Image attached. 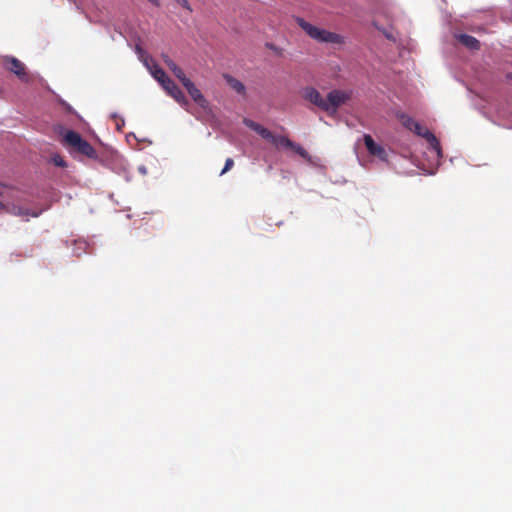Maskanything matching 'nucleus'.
Returning <instances> with one entry per match:
<instances>
[{
  "label": "nucleus",
  "instance_id": "nucleus-20",
  "mask_svg": "<svg viewBox=\"0 0 512 512\" xmlns=\"http://www.w3.org/2000/svg\"><path fill=\"white\" fill-rule=\"evenodd\" d=\"M51 162L55 165V166H58V167H61V168H64L67 166V163L66 161L63 159V157L59 154H54L52 157H51Z\"/></svg>",
  "mask_w": 512,
  "mask_h": 512
},
{
  "label": "nucleus",
  "instance_id": "nucleus-14",
  "mask_svg": "<svg viewBox=\"0 0 512 512\" xmlns=\"http://www.w3.org/2000/svg\"><path fill=\"white\" fill-rule=\"evenodd\" d=\"M268 141L275 145L276 147H284L291 149L294 146V142H292L289 138L285 136H275L272 134V138H269Z\"/></svg>",
  "mask_w": 512,
  "mask_h": 512
},
{
  "label": "nucleus",
  "instance_id": "nucleus-22",
  "mask_svg": "<svg viewBox=\"0 0 512 512\" xmlns=\"http://www.w3.org/2000/svg\"><path fill=\"white\" fill-rule=\"evenodd\" d=\"M234 165V161L232 158H227L225 161L224 168L220 172V176L224 175L228 170H230Z\"/></svg>",
  "mask_w": 512,
  "mask_h": 512
},
{
  "label": "nucleus",
  "instance_id": "nucleus-30",
  "mask_svg": "<svg viewBox=\"0 0 512 512\" xmlns=\"http://www.w3.org/2000/svg\"><path fill=\"white\" fill-rule=\"evenodd\" d=\"M111 117H112V118H117V117H118V115H117V113H112V114H111Z\"/></svg>",
  "mask_w": 512,
  "mask_h": 512
},
{
  "label": "nucleus",
  "instance_id": "nucleus-21",
  "mask_svg": "<svg viewBox=\"0 0 512 512\" xmlns=\"http://www.w3.org/2000/svg\"><path fill=\"white\" fill-rule=\"evenodd\" d=\"M291 149H293L302 158L310 159L308 152L299 144L294 143V146Z\"/></svg>",
  "mask_w": 512,
  "mask_h": 512
},
{
  "label": "nucleus",
  "instance_id": "nucleus-11",
  "mask_svg": "<svg viewBox=\"0 0 512 512\" xmlns=\"http://www.w3.org/2000/svg\"><path fill=\"white\" fill-rule=\"evenodd\" d=\"M455 38L465 47L471 49V50H477L480 47V42L473 36L460 33L455 34Z\"/></svg>",
  "mask_w": 512,
  "mask_h": 512
},
{
  "label": "nucleus",
  "instance_id": "nucleus-28",
  "mask_svg": "<svg viewBox=\"0 0 512 512\" xmlns=\"http://www.w3.org/2000/svg\"><path fill=\"white\" fill-rule=\"evenodd\" d=\"M381 30H382V32H383V34L385 35L386 38L394 40L392 34L389 33L386 29H381Z\"/></svg>",
  "mask_w": 512,
  "mask_h": 512
},
{
  "label": "nucleus",
  "instance_id": "nucleus-3",
  "mask_svg": "<svg viewBox=\"0 0 512 512\" xmlns=\"http://www.w3.org/2000/svg\"><path fill=\"white\" fill-rule=\"evenodd\" d=\"M349 98L350 94L348 92L337 89L330 91L327 95V99H325L327 109H324V111L335 113Z\"/></svg>",
  "mask_w": 512,
  "mask_h": 512
},
{
  "label": "nucleus",
  "instance_id": "nucleus-16",
  "mask_svg": "<svg viewBox=\"0 0 512 512\" xmlns=\"http://www.w3.org/2000/svg\"><path fill=\"white\" fill-rule=\"evenodd\" d=\"M134 50L138 59L143 63L144 66H148V63L153 62V58L146 53L141 45L136 44Z\"/></svg>",
  "mask_w": 512,
  "mask_h": 512
},
{
  "label": "nucleus",
  "instance_id": "nucleus-5",
  "mask_svg": "<svg viewBox=\"0 0 512 512\" xmlns=\"http://www.w3.org/2000/svg\"><path fill=\"white\" fill-rule=\"evenodd\" d=\"M363 140L369 154L378 157L382 161L387 160L386 150L382 145L376 143L371 135L364 134Z\"/></svg>",
  "mask_w": 512,
  "mask_h": 512
},
{
  "label": "nucleus",
  "instance_id": "nucleus-7",
  "mask_svg": "<svg viewBox=\"0 0 512 512\" xmlns=\"http://www.w3.org/2000/svg\"><path fill=\"white\" fill-rule=\"evenodd\" d=\"M183 86L186 88L187 92L189 93L190 97L195 101V103H197L203 109H206L208 107V101L190 79L186 80L183 83Z\"/></svg>",
  "mask_w": 512,
  "mask_h": 512
},
{
  "label": "nucleus",
  "instance_id": "nucleus-29",
  "mask_svg": "<svg viewBox=\"0 0 512 512\" xmlns=\"http://www.w3.org/2000/svg\"><path fill=\"white\" fill-rule=\"evenodd\" d=\"M125 180L127 182H129L131 180V176L128 173L125 174Z\"/></svg>",
  "mask_w": 512,
  "mask_h": 512
},
{
  "label": "nucleus",
  "instance_id": "nucleus-24",
  "mask_svg": "<svg viewBox=\"0 0 512 512\" xmlns=\"http://www.w3.org/2000/svg\"><path fill=\"white\" fill-rule=\"evenodd\" d=\"M59 103H60V104H61V105H62V106H63V107L68 111V112H71V113H73V112H74L73 108H72V107H71V106H70L66 101H64V100L60 99V100H59Z\"/></svg>",
  "mask_w": 512,
  "mask_h": 512
},
{
  "label": "nucleus",
  "instance_id": "nucleus-12",
  "mask_svg": "<svg viewBox=\"0 0 512 512\" xmlns=\"http://www.w3.org/2000/svg\"><path fill=\"white\" fill-rule=\"evenodd\" d=\"M76 149L80 153H82L83 155H85L91 159L97 158L96 150L93 148V146L89 142H87L84 139L79 143V145L76 147Z\"/></svg>",
  "mask_w": 512,
  "mask_h": 512
},
{
  "label": "nucleus",
  "instance_id": "nucleus-15",
  "mask_svg": "<svg viewBox=\"0 0 512 512\" xmlns=\"http://www.w3.org/2000/svg\"><path fill=\"white\" fill-rule=\"evenodd\" d=\"M65 141L72 147H77L83 140L81 135L73 130H68L64 135Z\"/></svg>",
  "mask_w": 512,
  "mask_h": 512
},
{
  "label": "nucleus",
  "instance_id": "nucleus-19",
  "mask_svg": "<svg viewBox=\"0 0 512 512\" xmlns=\"http://www.w3.org/2000/svg\"><path fill=\"white\" fill-rule=\"evenodd\" d=\"M87 247L88 245L85 240H74L72 255L80 256L82 253L86 251Z\"/></svg>",
  "mask_w": 512,
  "mask_h": 512
},
{
  "label": "nucleus",
  "instance_id": "nucleus-1",
  "mask_svg": "<svg viewBox=\"0 0 512 512\" xmlns=\"http://www.w3.org/2000/svg\"><path fill=\"white\" fill-rule=\"evenodd\" d=\"M411 131L414 132L416 135L426 139L428 143L427 149L430 154V163L427 173L430 175L435 174L438 166L440 165V161L443 157V152L439 140L428 128L423 127L419 122L415 123Z\"/></svg>",
  "mask_w": 512,
  "mask_h": 512
},
{
  "label": "nucleus",
  "instance_id": "nucleus-2",
  "mask_svg": "<svg viewBox=\"0 0 512 512\" xmlns=\"http://www.w3.org/2000/svg\"><path fill=\"white\" fill-rule=\"evenodd\" d=\"M296 22L310 38L319 43H331L339 45L344 43V37L338 33L330 32L326 29L314 26L301 17H297Z\"/></svg>",
  "mask_w": 512,
  "mask_h": 512
},
{
  "label": "nucleus",
  "instance_id": "nucleus-6",
  "mask_svg": "<svg viewBox=\"0 0 512 512\" xmlns=\"http://www.w3.org/2000/svg\"><path fill=\"white\" fill-rule=\"evenodd\" d=\"M5 63L7 68L19 77L20 80L28 82L29 77L25 71V65L15 57H6Z\"/></svg>",
  "mask_w": 512,
  "mask_h": 512
},
{
  "label": "nucleus",
  "instance_id": "nucleus-18",
  "mask_svg": "<svg viewBox=\"0 0 512 512\" xmlns=\"http://www.w3.org/2000/svg\"><path fill=\"white\" fill-rule=\"evenodd\" d=\"M225 79L227 83L230 85V87L234 89L237 93L243 94L245 92V86L239 80L235 79L230 75H226Z\"/></svg>",
  "mask_w": 512,
  "mask_h": 512
},
{
  "label": "nucleus",
  "instance_id": "nucleus-26",
  "mask_svg": "<svg viewBox=\"0 0 512 512\" xmlns=\"http://www.w3.org/2000/svg\"><path fill=\"white\" fill-rule=\"evenodd\" d=\"M138 171H139V173H141L142 175H146V174H147V168H146V166H144V165H140V166L138 167Z\"/></svg>",
  "mask_w": 512,
  "mask_h": 512
},
{
  "label": "nucleus",
  "instance_id": "nucleus-9",
  "mask_svg": "<svg viewBox=\"0 0 512 512\" xmlns=\"http://www.w3.org/2000/svg\"><path fill=\"white\" fill-rule=\"evenodd\" d=\"M153 78L158 81L160 85L166 82V79L169 77L166 75L165 71L153 60V62L148 63V66H145Z\"/></svg>",
  "mask_w": 512,
  "mask_h": 512
},
{
  "label": "nucleus",
  "instance_id": "nucleus-13",
  "mask_svg": "<svg viewBox=\"0 0 512 512\" xmlns=\"http://www.w3.org/2000/svg\"><path fill=\"white\" fill-rule=\"evenodd\" d=\"M165 63L169 67V69L174 73V75L181 81L182 84L189 79L186 77L183 70L169 57L165 58Z\"/></svg>",
  "mask_w": 512,
  "mask_h": 512
},
{
  "label": "nucleus",
  "instance_id": "nucleus-27",
  "mask_svg": "<svg viewBox=\"0 0 512 512\" xmlns=\"http://www.w3.org/2000/svg\"><path fill=\"white\" fill-rule=\"evenodd\" d=\"M125 121L123 118H120V120L116 123V127L118 130H121V128L124 126Z\"/></svg>",
  "mask_w": 512,
  "mask_h": 512
},
{
  "label": "nucleus",
  "instance_id": "nucleus-25",
  "mask_svg": "<svg viewBox=\"0 0 512 512\" xmlns=\"http://www.w3.org/2000/svg\"><path fill=\"white\" fill-rule=\"evenodd\" d=\"M15 214H17V215H28V211L26 209H23V208H18L17 211L15 212Z\"/></svg>",
  "mask_w": 512,
  "mask_h": 512
},
{
  "label": "nucleus",
  "instance_id": "nucleus-31",
  "mask_svg": "<svg viewBox=\"0 0 512 512\" xmlns=\"http://www.w3.org/2000/svg\"><path fill=\"white\" fill-rule=\"evenodd\" d=\"M39 214L38 213H33L32 216L33 217H37Z\"/></svg>",
  "mask_w": 512,
  "mask_h": 512
},
{
  "label": "nucleus",
  "instance_id": "nucleus-32",
  "mask_svg": "<svg viewBox=\"0 0 512 512\" xmlns=\"http://www.w3.org/2000/svg\"><path fill=\"white\" fill-rule=\"evenodd\" d=\"M3 208V204L0 202V209Z\"/></svg>",
  "mask_w": 512,
  "mask_h": 512
},
{
  "label": "nucleus",
  "instance_id": "nucleus-17",
  "mask_svg": "<svg viewBox=\"0 0 512 512\" xmlns=\"http://www.w3.org/2000/svg\"><path fill=\"white\" fill-rule=\"evenodd\" d=\"M396 117L401 121L402 125L410 131L412 130L415 123L417 122L412 117H410L409 115H407L403 112H397Z\"/></svg>",
  "mask_w": 512,
  "mask_h": 512
},
{
  "label": "nucleus",
  "instance_id": "nucleus-10",
  "mask_svg": "<svg viewBox=\"0 0 512 512\" xmlns=\"http://www.w3.org/2000/svg\"><path fill=\"white\" fill-rule=\"evenodd\" d=\"M243 123L246 127L250 128L251 130L258 133L265 140L268 141L269 138H272V133L267 128L260 125L259 123H256L255 121H253L249 118H245L243 120Z\"/></svg>",
  "mask_w": 512,
  "mask_h": 512
},
{
  "label": "nucleus",
  "instance_id": "nucleus-23",
  "mask_svg": "<svg viewBox=\"0 0 512 512\" xmlns=\"http://www.w3.org/2000/svg\"><path fill=\"white\" fill-rule=\"evenodd\" d=\"M177 4L182 6L184 9H186L188 12H192V7L190 6L188 0H174Z\"/></svg>",
  "mask_w": 512,
  "mask_h": 512
},
{
  "label": "nucleus",
  "instance_id": "nucleus-8",
  "mask_svg": "<svg viewBox=\"0 0 512 512\" xmlns=\"http://www.w3.org/2000/svg\"><path fill=\"white\" fill-rule=\"evenodd\" d=\"M303 98L312 104L318 106L322 110L327 109L325 99L314 87H305L303 89Z\"/></svg>",
  "mask_w": 512,
  "mask_h": 512
},
{
  "label": "nucleus",
  "instance_id": "nucleus-4",
  "mask_svg": "<svg viewBox=\"0 0 512 512\" xmlns=\"http://www.w3.org/2000/svg\"><path fill=\"white\" fill-rule=\"evenodd\" d=\"M165 91L172 97L174 100L179 103L182 107L186 108L189 104L185 94L183 91L175 84V82L169 78L166 79V82L161 85Z\"/></svg>",
  "mask_w": 512,
  "mask_h": 512
}]
</instances>
